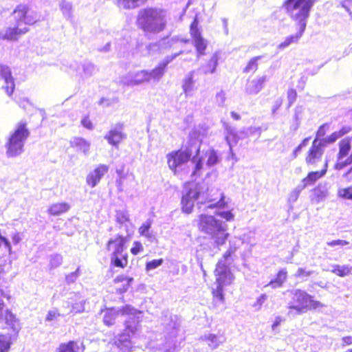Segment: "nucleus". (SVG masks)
Segmentation results:
<instances>
[{"label":"nucleus","mask_w":352,"mask_h":352,"mask_svg":"<svg viewBox=\"0 0 352 352\" xmlns=\"http://www.w3.org/2000/svg\"><path fill=\"white\" fill-rule=\"evenodd\" d=\"M214 200L215 199L210 194L208 184L204 182L198 184L188 183L185 184L183 191L182 208L183 212L190 214L192 211L195 202L199 208L201 205L207 204L206 209H220L227 205L223 193L221 194V198L218 201L213 203Z\"/></svg>","instance_id":"nucleus-1"},{"label":"nucleus","mask_w":352,"mask_h":352,"mask_svg":"<svg viewBox=\"0 0 352 352\" xmlns=\"http://www.w3.org/2000/svg\"><path fill=\"white\" fill-rule=\"evenodd\" d=\"M138 23L146 33H160L166 26V11L156 8L142 9L138 13Z\"/></svg>","instance_id":"nucleus-2"},{"label":"nucleus","mask_w":352,"mask_h":352,"mask_svg":"<svg viewBox=\"0 0 352 352\" xmlns=\"http://www.w3.org/2000/svg\"><path fill=\"white\" fill-rule=\"evenodd\" d=\"M197 221L199 230L209 235L217 245H222L225 243L229 236L226 222L208 214H201Z\"/></svg>","instance_id":"nucleus-3"},{"label":"nucleus","mask_w":352,"mask_h":352,"mask_svg":"<svg viewBox=\"0 0 352 352\" xmlns=\"http://www.w3.org/2000/svg\"><path fill=\"white\" fill-rule=\"evenodd\" d=\"M290 293L292 298L287 304V315L289 317H294L310 309H317L324 306L320 302L315 300L313 296L305 291L296 289H292Z\"/></svg>","instance_id":"nucleus-4"},{"label":"nucleus","mask_w":352,"mask_h":352,"mask_svg":"<svg viewBox=\"0 0 352 352\" xmlns=\"http://www.w3.org/2000/svg\"><path fill=\"white\" fill-rule=\"evenodd\" d=\"M30 132L25 121L18 122L14 130L10 132L5 144L8 157H15L24 152V146Z\"/></svg>","instance_id":"nucleus-5"},{"label":"nucleus","mask_w":352,"mask_h":352,"mask_svg":"<svg viewBox=\"0 0 352 352\" xmlns=\"http://www.w3.org/2000/svg\"><path fill=\"white\" fill-rule=\"evenodd\" d=\"M313 4L309 0H286L284 7L298 28L305 31Z\"/></svg>","instance_id":"nucleus-6"},{"label":"nucleus","mask_w":352,"mask_h":352,"mask_svg":"<svg viewBox=\"0 0 352 352\" xmlns=\"http://www.w3.org/2000/svg\"><path fill=\"white\" fill-rule=\"evenodd\" d=\"M223 126L226 131L225 139L229 146V151L232 158L234 156L232 148L236 145L240 140L248 138L254 135L259 137L261 134V128L259 126L244 127L239 132H236L234 127L226 122L223 123Z\"/></svg>","instance_id":"nucleus-7"},{"label":"nucleus","mask_w":352,"mask_h":352,"mask_svg":"<svg viewBox=\"0 0 352 352\" xmlns=\"http://www.w3.org/2000/svg\"><path fill=\"white\" fill-rule=\"evenodd\" d=\"M161 78L159 73L154 68L152 70L143 69L138 72H130L121 77L120 83L124 85L133 87L144 82H149L151 80L158 82Z\"/></svg>","instance_id":"nucleus-8"},{"label":"nucleus","mask_w":352,"mask_h":352,"mask_svg":"<svg viewBox=\"0 0 352 352\" xmlns=\"http://www.w3.org/2000/svg\"><path fill=\"white\" fill-rule=\"evenodd\" d=\"M216 276L217 288L213 289L212 294L214 298L218 300L223 302L224 300L223 289L225 285L232 283L234 280V276L231 273L222 261H219L214 270Z\"/></svg>","instance_id":"nucleus-9"},{"label":"nucleus","mask_w":352,"mask_h":352,"mask_svg":"<svg viewBox=\"0 0 352 352\" xmlns=\"http://www.w3.org/2000/svg\"><path fill=\"white\" fill-rule=\"evenodd\" d=\"M130 320L125 321L124 332L119 335L115 341L116 345L122 352H130L133 348L131 340V336L133 335L137 331L138 324L139 322L138 317H133Z\"/></svg>","instance_id":"nucleus-10"},{"label":"nucleus","mask_w":352,"mask_h":352,"mask_svg":"<svg viewBox=\"0 0 352 352\" xmlns=\"http://www.w3.org/2000/svg\"><path fill=\"white\" fill-rule=\"evenodd\" d=\"M192 151L191 148L178 150L168 153L166 156L168 164L170 170L177 175L190 162Z\"/></svg>","instance_id":"nucleus-11"},{"label":"nucleus","mask_w":352,"mask_h":352,"mask_svg":"<svg viewBox=\"0 0 352 352\" xmlns=\"http://www.w3.org/2000/svg\"><path fill=\"white\" fill-rule=\"evenodd\" d=\"M14 18L19 21L21 25H32L39 20L40 16L34 11L30 10L25 5L18 6L13 12Z\"/></svg>","instance_id":"nucleus-12"},{"label":"nucleus","mask_w":352,"mask_h":352,"mask_svg":"<svg viewBox=\"0 0 352 352\" xmlns=\"http://www.w3.org/2000/svg\"><path fill=\"white\" fill-rule=\"evenodd\" d=\"M140 314L141 312L134 309L131 305H126L122 308L117 310L114 308L107 309L103 317V322L107 326H111L114 324L116 318L118 314L121 315H129V319L127 320L131 321L132 318L136 317L135 315Z\"/></svg>","instance_id":"nucleus-13"},{"label":"nucleus","mask_w":352,"mask_h":352,"mask_svg":"<svg viewBox=\"0 0 352 352\" xmlns=\"http://www.w3.org/2000/svg\"><path fill=\"white\" fill-rule=\"evenodd\" d=\"M123 129V124L118 122L111 128L105 134L104 138L109 144L118 148L119 144L126 138V134Z\"/></svg>","instance_id":"nucleus-14"},{"label":"nucleus","mask_w":352,"mask_h":352,"mask_svg":"<svg viewBox=\"0 0 352 352\" xmlns=\"http://www.w3.org/2000/svg\"><path fill=\"white\" fill-rule=\"evenodd\" d=\"M327 144H330V143L324 142V138L320 140L315 138L306 157V162L314 164L320 160L324 153V147Z\"/></svg>","instance_id":"nucleus-15"},{"label":"nucleus","mask_w":352,"mask_h":352,"mask_svg":"<svg viewBox=\"0 0 352 352\" xmlns=\"http://www.w3.org/2000/svg\"><path fill=\"white\" fill-rule=\"evenodd\" d=\"M161 320L162 324L164 327L169 338H175L179 327L177 316L170 314L168 311H166L163 313V316Z\"/></svg>","instance_id":"nucleus-16"},{"label":"nucleus","mask_w":352,"mask_h":352,"mask_svg":"<svg viewBox=\"0 0 352 352\" xmlns=\"http://www.w3.org/2000/svg\"><path fill=\"white\" fill-rule=\"evenodd\" d=\"M27 27H22L19 21H16V25L13 28H7L4 30H0V39L7 41H16L19 36L28 32Z\"/></svg>","instance_id":"nucleus-17"},{"label":"nucleus","mask_w":352,"mask_h":352,"mask_svg":"<svg viewBox=\"0 0 352 352\" xmlns=\"http://www.w3.org/2000/svg\"><path fill=\"white\" fill-rule=\"evenodd\" d=\"M109 166L100 164L87 176L86 182L88 186L94 188L98 185L103 176L109 171Z\"/></svg>","instance_id":"nucleus-18"},{"label":"nucleus","mask_w":352,"mask_h":352,"mask_svg":"<svg viewBox=\"0 0 352 352\" xmlns=\"http://www.w3.org/2000/svg\"><path fill=\"white\" fill-rule=\"evenodd\" d=\"M72 296L69 298V300L65 302L64 307L69 308L68 313H81L85 310V300L80 296L78 293H72Z\"/></svg>","instance_id":"nucleus-19"},{"label":"nucleus","mask_w":352,"mask_h":352,"mask_svg":"<svg viewBox=\"0 0 352 352\" xmlns=\"http://www.w3.org/2000/svg\"><path fill=\"white\" fill-rule=\"evenodd\" d=\"M0 78L4 80L5 86H3V88L6 93L8 96H11L14 92L15 84L9 67L0 65Z\"/></svg>","instance_id":"nucleus-20"},{"label":"nucleus","mask_w":352,"mask_h":352,"mask_svg":"<svg viewBox=\"0 0 352 352\" xmlns=\"http://www.w3.org/2000/svg\"><path fill=\"white\" fill-rule=\"evenodd\" d=\"M266 80L267 76L265 75L257 76L251 80H248L245 87V93L249 95H256L262 90Z\"/></svg>","instance_id":"nucleus-21"},{"label":"nucleus","mask_w":352,"mask_h":352,"mask_svg":"<svg viewBox=\"0 0 352 352\" xmlns=\"http://www.w3.org/2000/svg\"><path fill=\"white\" fill-rule=\"evenodd\" d=\"M126 240L121 236L111 239L107 243V250L111 252V254H120L122 256Z\"/></svg>","instance_id":"nucleus-22"},{"label":"nucleus","mask_w":352,"mask_h":352,"mask_svg":"<svg viewBox=\"0 0 352 352\" xmlns=\"http://www.w3.org/2000/svg\"><path fill=\"white\" fill-rule=\"evenodd\" d=\"M71 146L78 152H81L84 155L89 154L91 142L80 137H74L70 141Z\"/></svg>","instance_id":"nucleus-23"},{"label":"nucleus","mask_w":352,"mask_h":352,"mask_svg":"<svg viewBox=\"0 0 352 352\" xmlns=\"http://www.w3.org/2000/svg\"><path fill=\"white\" fill-rule=\"evenodd\" d=\"M192 37L193 38V44L196 48L197 57L204 55L205 50L207 47L206 41L201 36L199 32L192 30Z\"/></svg>","instance_id":"nucleus-24"},{"label":"nucleus","mask_w":352,"mask_h":352,"mask_svg":"<svg viewBox=\"0 0 352 352\" xmlns=\"http://www.w3.org/2000/svg\"><path fill=\"white\" fill-rule=\"evenodd\" d=\"M327 169V162H325L324 168L321 171H312L309 173L307 176L302 180L301 184L305 186V188L307 186L313 185L318 179L321 178L326 174Z\"/></svg>","instance_id":"nucleus-25"},{"label":"nucleus","mask_w":352,"mask_h":352,"mask_svg":"<svg viewBox=\"0 0 352 352\" xmlns=\"http://www.w3.org/2000/svg\"><path fill=\"white\" fill-rule=\"evenodd\" d=\"M219 60V54L215 52L212 54L208 62L200 67L199 70L204 74H213L216 71Z\"/></svg>","instance_id":"nucleus-26"},{"label":"nucleus","mask_w":352,"mask_h":352,"mask_svg":"<svg viewBox=\"0 0 352 352\" xmlns=\"http://www.w3.org/2000/svg\"><path fill=\"white\" fill-rule=\"evenodd\" d=\"M179 41V38L177 36H174L172 38H164L161 39L157 43H152L148 46V50L150 51L151 50L155 49H163L166 50L170 48L174 44Z\"/></svg>","instance_id":"nucleus-27"},{"label":"nucleus","mask_w":352,"mask_h":352,"mask_svg":"<svg viewBox=\"0 0 352 352\" xmlns=\"http://www.w3.org/2000/svg\"><path fill=\"white\" fill-rule=\"evenodd\" d=\"M352 131V127L349 125H344L341 127L339 131L332 133L330 135L324 138V142L333 144L336 142L339 138L345 135Z\"/></svg>","instance_id":"nucleus-28"},{"label":"nucleus","mask_w":352,"mask_h":352,"mask_svg":"<svg viewBox=\"0 0 352 352\" xmlns=\"http://www.w3.org/2000/svg\"><path fill=\"white\" fill-rule=\"evenodd\" d=\"M84 346L78 342L69 341L60 344L58 352H83Z\"/></svg>","instance_id":"nucleus-29"},{"label":"nucleus","mask_w":352,"mask_h":352,"mask_svg":"<svg viewBox=\"0 0 352 352\" xmlns=\"http://www.w3.org/2000/svg\"><path fill=\"white\" fill-rule=\"evenodd\" d=\"M70 208L69 204L65 202L56 203L52 204L47 210L50 214L53 216H58L63 213L67 212Z\"/></svg>","instance_id":"nucleus-30"},{"label":"nucleus","mask_w":352,"mask_h":352,"mask_svg":"<svg viewBox=\"0 0 352 352\" xmlns=\"http://www.w3.org/2000/svg\"><path fill=\"white\" fill-rule=\"evenodd\" d=\"M287 277V272L285 269L280 270L276 278L272 280L265 287H271L273 289L278 288L282 287L283 284L285 282Z\"/></svg>","instance_id":"nucleus-31"},{"label":"nucleus","mask_w":352,"mask_h":352,"mask_svg":"<svg viewBox=\"0 0 352 352\" xmlns=\"http://www.w3.org/2000/svg\"><path fill=\"white\" fill-rule=\"evenodd\" d=\"M204 340L208 345L212 349H217L220 344L226 341V338L223 335L209 334L205 336Z\"/></svg>","instance_id":"nucleus-32"},{"label":"nucleus","mask_w":352,"mask_h":352,"mask_svg":"<svg viewBox=\"0 0 352 352\" xmlns=\"http://www.w3.org/2000/svg\"><path fill=\"white\" fill-rule=\"evenodd\" d=\"M322 270L330 271L338 276L344 277L351 273L352 267L349 265H332V270L322 268Z\"/></svg>","instance_id":"nucleus-33"},{"label":"nucleus","mask_w":352,"mask_h":352,"mask_svg":"<svg viewBox=\"0 0 352 352\" xmlns=\"http://www.w3.org/2000/svg\"><path fill=\"white\" fill-rule=\"evenodd\" d=\"M197 155L192 157V160L190 162L192 165V171L190 176L192 177H197L200 176L201 170L203 168L202 160L197 157L198 153L199 152V148L196 149Z\"/></svg>","instance_id":"nucleus-34"},{"label":"nucleus","mask_w":352,"mask_h":352,"mask_svg":"<svg viewBox=\"0 0 352 352\" xmlns=\"http://www.w3.org/2000/svg\"><path fill=\"white\" fill-rule=\"evenodd\" d=\"M182 54H183V50H180L177 53L166 56L163 61L155 67V69L159 73V75L160 76L161 78L164 74L166 67H167V65Z\"/></svg>","instance_id":"nucleus-35"},{"label":"nucleus","mask_w":352,"mask_h":352,"mask_svg":"<svg viewBox=\"0 0 352 352\" xmlns=\"http://www.w3.org/2000/svg\"><path fill=\"white\" fill-rule=\"evenodd\" d=\"M6 323L14 332H18L20 329V323L16 316L9 310H6L5 315Z\"/></svg>","instance_id":"nucleus-36"},{"label":"nucleus","mask_w":352,"mask_h":352,"mask_svg":"<svg viewBox=\"0 0 352 352\" xmlns=\"http://www.w3.org/2000/svg\"><path fill=\"white\" fill-rule=\"evenodd\" d=\"M304 32L305 31H301L300 28H298V32L294 35H291L286 37L284 41L278 45V48L280 50H283L289 46L291 44L297 43L302 36Z\"/></svg>","instance_id":"nucleus-37"},{"label":"nucleus","mask_w":352,"mask_h":352,"mask_svg":"<svg viewBox=\"0 0 352 352\" xmlns=\"http://www.w3.org/2000/svg\"><path fill=\"white\" fill-rule=\"evenodd\" d=\"M82 72L80 75L82 78H87L93 76L98 72V68L92 63L85 61L82 63Z\"/></svg>","instance_id":"nucleus-38"},{"label":"nucleus","mask_w":352,"mask_h":352,"mask_svg":"<svg viewBox=\"0 0 352 352\" xmlns=\"http://www.w3.org/2000/svg\"><path fill=\"white\" fill-rule=\"evenodd\" d=\"M351 149V139H343L339 143L338 160L346 157Z\"/></svg>","instance_id":"nucleus-39"},{"label":"nucleus","mask_w":352,"mask_h":352,"mask_svg":"<svg viewBox=\"0 0 352 352\" xmlns=\"http://www.w3.org/2000/svg\"><path fill=\"white\" fill-rule=\"evenodd\" d=\"M111 263L115 267L124 268L128 263L127 254H122V256H120V254H111Z\"/></svg>","instance_id":"nucleus-40"},{"label":"nucleus","mask_w":352,"mask_h":352,"mask_svg":"<svg viewBox=\"0 0 352 352\" xmlns=\"http://www.w3.org/2000/svg\"><path fill=\"white\" fill-rule=\"evenodd\" d=\"M194 72H191L184 80L182 88L184 94L186 96H189L193 89L194 80H193Z\"/></svg>","instance_id":"nucleus-41"},{"label":"nucleus","mask_w":352,"mask_h":352,"mask_svg":"<svg viewBox=\"0 0 352 352\" xmlns=\"http://www.w3.org/2000/svg\"><path fill=\"white\" fill-rule=\"evenodd\" d=\"M151 224V221L150 219H148L139 228V233L140 234V235L145 236L149 241H152L153 239L154 238L152 232H150Z\"/></svg>","instance_id":"nucleus-42"},{"label":"nucleus","mask_w":352,"mask_h":352,"mask_svg":"<svg viewBox=\"0 0 352 352\" xmlns=\"http://www.w3.org/2000/svg\"><path fill=\"white\" fill-rule=\"evenodd\" d=\"M208 157L206 164L208 166H212L219 162V157L214 149H209L206 153Z\"/></svg>","instance_id":"nucleus-43"},{"label":"nucleus","mask_w":352,"mask_h":352,"mask_svg":"<svg viewBox=\"0 0 352 352\" xmlns=\"http://www.w3.org/2000/svg\"><path fill=\"white\" fill-rule=\"evenodd\" d=\"M305 186H302L301 184L298 185L289 195L288 197V202L289 204H294L296 202L303 189H305Z\"/></svg>","instance_id":"nucleus-44"},{"label":"nucleus","mask_w":352,"mask_h":352,"mask_svg":"<svg viewBox=\"0 0 352 352\" xmlns=\"http://www.w3.org/2000/svg\"><path fill=\"white\" fill-rule=\"evenodd\" d=\"M60 10L64 15V16L69 19L72 16V5L71 3L63 1L60 5Z\"/></svg>","instance_id":"nucleus-45"},{"label":"nucleus","mask_w":352,"mask_h":352,"mask_svg":"<svg viewBox=\"0 0 352 352\" xmlns=\"http://www.w3.org/2000/svg\"><path fill=\"white\" fill-rule=\"evenodd\" d=\"M263 56H258L252 58L249 63H248L247 66L244 68L243 72L248 73L250 72H254L258 69V64L257 61L260 59H261Z\"/></svg>","instance_id":"nucleus-46"},{"label":"nucleus","mask_w":352,"mask_h":352,"mask_svg":"<svg viewBox=\"0 0 352 352\" xmlns=\"http://www.w3.org/2000/svg\"><path fill=\"white\" fill-rule=\"evenodd\" d=\"M116 221L120 225L129 222V214L126 210H117L116 214Z\"/></svg>","instance_id":"nucleus-47"},{"label":"nucleus","mask_w":352,"mask_h":352,"mask_svg":"<svg viewBox=\"0 0 352 352\" xmlns=\"http://www.w3.org/2000/svg\"><path fill=\"white\" fill-rule=\"evenodd\" d=\"M63 263V256L60 254H55L51 255L50 259V265L52 269L59 267Z\"/></svg>","instance_id":"nucleus-48"},{"label":"nucleus","mask_w":352,"mask_h":352,"mask_svg":"<svg viewBox=\"0 0 352 352\" xmlns=\"http://www.w3.org/2000/svg\"><path fill=\"white\" fill-rule=\"evenodd\" d=\"M338 195L341 198L352 200V186L339 189L338 191Z\"/></svg>","instance_id":"nucleus-49"},{"label":"nucleus","mask_w":352,"mask_h":352,"mask_svg":"<svg viewBox=\"0 0 352 352\" xmlns=\"http://www.w3.org/2000/svg\"><path fill=\"white\" fill-rule=\"evenodd\" d=\"M163 262H164V260L162 258L153 259V260L146 263V269L147 271L155 270L157 267L162 265Z\"/></svg>","instance_id":"nucleus-50"},{"label":"nucleus","mask_w":352,"mask_h":352,"mask_svg":"<svg viewBox=\"0 0 352 352\" xmlns=\"http://www.w3.org/2000/svg\"><path fill=\"white\" fill-rule=\"evenodd\" d=\"M215 214L226 219L227 221H232L234 218V214L230 210L221 211L219 210L215 212Z\"/></svg>","instance_id":"nucleus-51"},{"label":"nucleus","mask_w":352,"mask_h":352,"mask_svg":"<svg viewBox=\"0 0 352 352\" xmlns=\"http://www.w3.org/2000/svg\"><path fill=\"white\" fill-rule=\"evenodd\" d=\"M314 272V270H307L305 268L300 267L296 271L295 276L298 278H304L310 276Z\"/></svg>","instance_id":"nucleus-52"},{"label":"nucleus","mask_w":352,"mask_h":352,"mask_svg":"<svg viewBox=\"0 0 352 352\" xmlns=\"http://www.w3.org/2000/svg\"><path fill=\"white\" fill-rule=\"evenodd\" d=\"M297 93L293 88L289 89L287 91L288 107H290L296 101Z\"/></svg>","instance_id":"nucleus-53"},{"label":"nucleus","mask_w":352,"mask_h":352,"mask_svg":"<svg viewBox=\"0 0 352 352\" xmlns=\"http://www.w3.org/2000/svg\"><path fill=\"white\" fill-rule=\"evenodd\" d=\"M79 270H79V267H78L75 272H72L66 276L65 280H66L67 284L73 283H74L76 280V279L78 278V276L80 275Z\"/></svg>","instance_id":"nucleus-54"},{"label":"nucleus","mask_w":352,"mask_h":352,"mask_svg":"<svg viewBox=\"0 0 352 352\" xmlns=\"http://www.w3.org/2000/svg\"><path fill=\"white\" fill-rule=\"evenodd\" d=\"M329 124L328 123H324L322 124L318 129L316 133V138L318 140H320V138L324 137L326 134L327 131L329 129Z\"/></svg>","instance_id":"nucleus-55"},{"label":"nucleus","mask_w":352,"mask_h":352,"mask_svg":"<svg viewBox=\"0 0 352 352\" xmlns=\"http://www.w3.org/2000/svg\"><path fill=\"white\" fill-rule=\"evenodd\" d=\"M302 111H303V109L300 106H298L295 108L294 119L296 122L297 126L299 125L300 121L302 118Z\"/></svg>","instance_id":"nucleus-56"},{"label":"nucleus","mask_w":352,"mask_h":352,"mask_svg":"<svg viewBox=\"0 0 352 352\" xmlns=\"http://www.w3.org/2000/svg\"><path fill=\"white\" fill-rule=\"evenodd\" d=\"M267 299V296L265 294H261L257 299L255 303L254 304V307L257 309H260L262 307L263 304L266 301Z\"/></svg>","instance_id":"nucleus-57"},{"label":"nucleus","mask_w":352,"mask_h":352,"mask_svg":"<svg viewBox=\"0 0 352 352\" xmlns=\"http://www.w3.org/2000/svg\"><path fill=\"white\" fill-rule=\"evenodd\" d=\"M142 250H143V246H142V243L139 241H135L133 243V246L131 249V252L133 255H137Z\"/></svg>","instance_id":"nucleus-58"},{"label":"nucleus","mask_w":352,"mask_h":352,"mask_svg":"<svg viewBox=\"0 0 352 352\" xmlns=\"http://www.w3.org/2000/svg\"><path fill=\"white\" fill-rule=\"evenodd\" d=\"M216 101L219 106H223L226 101V94L223 90L216 94Z\"/></svg>","instance_id":"nucleus-59"},{"label":"nucleus","mask_w":352,"mask_h":352,"mask_svg":"<svg viewBox=\"0 0 352 352\" xmlns=\"http://www.w3.org/2000/svg\"><path fill=\"white\" fill-rule=\"evenodd\" d=\"M349 243L347 241H345V240H341V239H338V240H334V241H329L327 243V245L330 246V247H334V246H344V245H348Z\"/></svg>","instance_id":"nucleus-60"},{"label":"nucleus","mask_w":352,"mask_h":352,"mask_svg":"<svg viewBox=\"0 0 352 352\" xmlns=\"http://www.w3.org/2000/svg\"><path fill=\"white\" fill-rule=\"evenodd\" d=\"M59 313L56 310H50L48 311L46 320L47 321H52L57 318L58 316H59Z\"/></svg>","instance_id":"nucleus-61"},{"label":"nucleus","mask_w":352,"mask_h":352,"mask_svg":"<svg viewBox=\"0 0 352 352\" xmlns=\"http://www.w3.org/2000/svg\"><path fill=\"white\" fill-rule=\"evenodd\" d=\"M81 124L85 128L87 129H93L92 122H91L88 117H84L81 120Z\"/></svg>","instance_id":"nucleus-62"},{"label":"nucleus","mask_w":352,"mask_h":352,"mask_svg":"<svg viewBox=\"0 0 352 352\" xmlns=\"http://www.w3.org/2000/svg\"><path fill=\"white\" fill-rule=\"evenodd\" d=\"M236 248H234V250L232 249V248H230L224 254H223V258L221 259L219 261H222V263H224L226 265V266L230 269L228 265H226V260L228 259V258H229L231 254L235 251Z\"/></svg>","instance_id":"nucleus-63"},{"label":"nucleus","mask_w":352,"mask_h":352,"mask_svg":"<svg viewBox=\"0 0 352 352\" xmlns=\"http://www.w3.org/2000/svg\"><path fill=\"white\" fill-rule=\"evenodd\" d=\"M282 103H283V100L281 98H278L275 101V102L272 107V112L273 114H274L276 112V111L280 108Z\"/></svg>","instance_id":"nucleus-64"}]
</instances>
